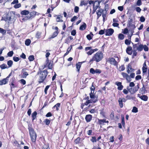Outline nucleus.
<instances>
[{"label":"nucleus","mask_w":149,"mask_h":149,"mask_svg":"<svg viewBox=\"0 0 149 149\" xmlns=\"http://www.w3.org/2000/svg\"><path fill=\"white\" fill-rule=\"evenodd\" d=\"M136 49L134 50L133 51V54L132 56V58H134V57L136 56L137 54V53L136 52Z\"/></svg>","instance_id":"nucleus-54"},{"label":"nucleus","mask_w":149,"mask_h":149,"mask_svg":"<svg viewBox=\"0 0 149 149\" xmlns=\"http://www.w3.org/2000/svg\"><path fill=\"white\" fill-rule=\"evenodd\" d=\"M92 118V115L90 114H88L86 115L85 119L87 123L90 122Z\"/></svg>","instance_id":"nucleus-22"},{"label":"nucleus","mask_w":149,"mask_h":149,"mask_svg":"<svg viewBox=\"0 0 149 149\" xmlns=\"http://www.w3.org/2000/svg\"><path fill=\"white\" fill-rule=\"evenodd\" d=\"M31 43V41L29 39H26L25 41V45L26 46L29 45Z\"/></svg>","instance_id":"nucleus-42"},{"label":"nucleus","mask_w":149,"mask_h":149,"mask_svg":"<svg viewBox=\"0 0 149 149\" xmlns=\"http://www.w3.org/2000/svg\"><path fill=\"white\" fill-rule=\"evenodd\" d=\"M93 36V34L92 32H90V34L86 36V38L87 39L89 40H90L92 39V37Z\"/></svg>","instance_id":"nucleus-32"},{"label":"nucleus","mask_w":149,"mask_h":149,"mask_svg":"<svg viewBox=\"0 0 149 149\" xmlns=\"http://www.w3.org/2000/svg\"><path fill=\"white\" fill-rule=\"evenodd\" d=\"M42 149H50V148L48 145H45L42 147Z\"/></svg>","instance_id":"nucleus-62"},{"label":"nucleus","mask_w":149,"mask_h":149,"mask_svg":"<svg viewBox=\"0 0 149 149\" xmlns=\"http://www.w3.org/2000/svg\"><path fill=\"white\" fill-rule=\"evenodd\" d=\"M124 35L122 33H120L118 35V38L120 40H123L124 39Z\"/></svg>","instance_id":"nucleus-39"},{"label":"nucleus","mask_w":149,"mask_h":149,"mask_svg":"<svg viewBox=\"0 0 149 149\" xmlns=\"http://www.w3.org/2000/svg\"><path fill=\"white\" fill-rule=\"evenodd\" d=\"M142 77L141 75H138L135 77V79L136 80H140L141 79Z\"/></svg>","instance_id":"nucleus-64"},{"label":"nucleus","mask_w":149,"mask_h":149,"mask_svg":"<svg viewBox=\"0 0 149 149\" xmlns=\"http://www.w3.org/2000/svg\"><path fill=\"white\" fill-rule=\"evenodd\" d=\"M121 75L123 76V78H125L127 81L130 82L131 81V78H134V77L135 74L134 73H132L129 76L127 73L124 72H122L121 73Z\"/></svg>","instance_id":"nucleus-6"},{"label":"nucleus","mask_w":149,"mask_h":149,"mask_svg":"<svg viewBox=\"0 0 149 149\" xmlns=\"http://www.w3.org/2000/svg\"><path fill=\"white\" fill-rule=\"evenodd\" d=\"M46 64L44 65L43 69L48 67L49 69H52L53 68V61L52 60H49V58H47L46 61Z\"/></svg>","instance_id":"nucleus-9"},{"label":"nucleus","mask_w":149,"mask_h":149,"mask_svg":"<svg viewBox=\"0 0 149 149\" xmlns=\"http://www.w3.org/2000/svg\"><path fill=\"white\" fill-rule=\"evenodd\" d=\"M143 45L142 44H140L139 46L137 47L136 50H137L139 51H142L143 48Z\"/></svg>","instance_id":"nucleus-34"},{"label":"nucleus","mask_w":149,"mask_h":149,"mask_svg":"<svg viewBox=\"0 0 149 149\" xmlns=\"http://www.w3.org/2000/svg\"><path fill=\"white\" fill-rule=\"evenodd\" d=\"M29 13V11L26 10H24L22 11L21 12V14L24 15H28Z\"/></svg>","instance_id":"nucleus-37"},{"label":"nucleus","mask_w":149,"mask_h":149,"mask_svg":"<svg viewBox=\"0 0 149 149\" xmlns=\"http://www.w3.org/2000/svg\"><path fill=\"white\" fill-rule=\"evenodd\" d=\"M147 67H143L142 68V72L143 73V74H145L146 73L147 71Z\"/></svg>","instance_id":"nucleus-52"},{"label":"nucleus","mask_w":149,"mask_h":149,"mask_svg":"<svg viewBox=\"0 0 149 149\" xmlns=\"http://www.w3.org/2000/svg\"><path fill=\"white\" fill-rule=\"evenodd\" d=\"M127 72L129 74L130 72H133L134 69L132 68L131 65L130 64H128L127 67Z\"/></svg>","instance_id":"nucleus-21"},{"label":"nucleus","mask_w":149,"mask_h":149,"mask_svg":"<svg viewBox=\"0 0 149 149\" xmlns=\"http://www.w3.org/2000/svg\"><path fill=\"white\" fill-rule=\"evenodd\" d=\"M54 29L56 30V31L53 33L52 35L50 37L51 38H53L56 37L59 33V31H58V27L55 26L54 28Z\"/></svg>","instance_id":"nucleus-16"},{"label":"nucleus","mask_w":149,"mask_h":149,"mask_svg":"<svg viewBox=\"0 0 149 149\" xmlns=\"http://www.w3.org/2000/svg\"><path fill=\"white\" fill-rule=\"evenodd\" d=\"M140 95L139 94H138V96L142 100H143L145 101H147L148 100V97L145 95H143L141 96H140Z\"/></svg>","instance_id":"nucleus-24"},{"label":"nucleus","mask_w":149,"mask_h":149,"mask_svg":"<svg viewBox=\"0 0 149 149\" xmlns=\"http://www.w3.org/2000/svg\"><path fill=\"white\" fill-rule=\"evenodd\" d=\"M7 64L8 65V68L10 67L13 64V61L11 60H9L7 61Z\"/></svg>","instance_id":"nucleus-38"},{"label":"nucleus","mask_w":149,"mask_h":149,"mask_svg":"<svg viewBox=\"0 0 149 149\" xmlns=\"http://www.w3.org/2000/svg\"><path fill=\"white\" fill-rule=\"evenodd\" d=\"M115 84L118 86L117 89L118 90L121 91L123 89V86L122 85V83L121 82L118 81H116L115 83Z\"/></svg>","instance_id":"nucleus-17"},{"label":"nucleus","mask_w":149,"mask_h":149,"mask_svg":"<svg viewBox=\"0 0 149 149\" xmlns=\"http://www.w3.org/2000/svg\"><path fill=\"white\" fill-rule=\"evenodd\" d=\"M37 113L36 111H34L31 114L32 120L33 121L37 117Z\"/></svg>","instance_id":"nucleus-29"},{"label":"nucleus","mask_w":149,"mask_h":149,"mask_svg":"<svg viewBox=\"0 0 149 149\" xmlns=\"http://www.w3.org/2000/svg\"><path fill=\"white\" fill-rule=\"evenodd\" d=\"M21 6V5L20 3H18L15 4L14 6L15 8H19Z\"/></svg>","instance_id":"nucleus-61"},{"label":"nucleus","mask_w":149,"mask_h":149,"mask_svg":"<svg viewBox=\"0 0 149 149\" xmlns=\"http://www.w3.org/2000/svg\"><path fill=\"white\" fill-rule=\"evenodd\" d=\"M86 27V24L84 23L83 24L80 26L79 27V29L81 31H84L85 30Z\"/></svg>","instance_id":"nucleus-31"},{"label":"nucleus","mask_w":149,"mask_h":149,"mask_svg":"<svg viewBox=\"0 0 149 149\" xmlns=\"http://www.w3.org/2000/svg\"><path fill=\"white\" fill-rule=\"evenodd\" d=\"M15 78L13 77L11 78L9 81V85L10 86L11 88L16 87L17 86L14 84L15 82Z\"/></svg>","instance_id":"nucleus-13"},{"label":"nucleus","mask_w":149,"mask_h":149,"mask_svg":"<svg viewBox=\"0 0 149 149\" xmlns=\"http://www.w3.org/2000/svg\"><path fill=\"white\" fill-rule=\"evenodd\" d=\"M80 138L79 137H77L74 140V142L76 144H79L80 141Z\"/></svg>","instance_id":"nucleus-45"},{"label":"nucleus","mask_w":149,"mask_h":149,"mask_svg":"<svg viewBox=\"0 0 149 149\" xmlns=\"http://www.w3.org/2000/svg\"><path fill=\"white\" fill-rule=\"evenodd\" d=\"M63 16L61 15H57V17L56 18V21L57 22H62L63 21L62 19Z\"/></svg>","instance_id":"nucleus-28"},{"label":"nucleus","mask_w":149,"mask_h":149,"mask_svg":"<svg viewBox=\"0 0 149 149\" xmlns=\"http://www.w3.org/2000/svg\"><path fill=\"white\" fill-rule=\"evenodd\" d=\"M90 89L91 90V92H94V91L95 89V88L94 85L93 83H92V86L90 88Z\"/></svg>","instance_id":"nucleus-46"},{"label":"nucleus","mask_w":149,"mask_h":149,"mask_svg":"<svg viewBox=\"0 0 149 149\" xmlns=\"http://www.w3.org/2000/svg\"><path fill=\"white\" fill-rule=\"evenodd\" d=\"M127 27L130 29L134 30L136 26L134 24H127Z\"/></svg>","instance_id":"nucleus-27"},{"label":"nucleus","mask_w":149,"mask_h":149,"mask_svg":"<svg viewBox=\"0 0 149 149\" xmlns=\"http://www.w3.org/2000/svg\"><path fill=\"white\" fill-rule=\"evenodd\" d=\"M14 54L13 52V51H11L9 52L8 54L7 55L9 57H12Z\"/></svg>","instance_id":"nucleus-53"},{"label":"nucleus","mask_w":149,"mask_h":149,"mask_svg":"<svg viewBox=\"0 0 149 149\" xmlns=\"http://www.w3.org/2000/svg\"><path fill=\"white\" fill-rule=\"evenodd\" d=\"M8 81V79L6 78L0 80V85H2L7 84Z\"/></svg>","instance_id":"nucleus-23"},{"label":"nucleus","mask_w":149,"mask_h":149,"mask_svg":"<svg viewBox=\"0 0 149 149\" xmlns=\"http://www.w3.org/2000/svg\"><path fill=\"white\" fill-rule=\"evenodd\" d=\"M98 49L97 48H95L94 49H92L90 50L89 51L86 52V53L88 55H91L95 52H97L98 51Z\"/></svg>","instance_id":"nucleus-26"},{"label":"nucleus","mask_w":149,"mask_h":149,"mask_svg":"<svg viewBox=\"0 0 149 149\" xmlns=\"http://www.w3.org/2000/svg\"><path fill=\"white\" fill-rule=\"evenodd\" d=\"M97 123L100 125H104V123H108L109 121L108 120H106V119H98Z\"/></svg>","instance_id":"nucleus-20"},{"label":"nucleus","mask_w":149,"mask_h":149,"mask_svg":"<svg viewBox=\"0 0 149 149\" xmlns=\"http://www.w3.org/2000/svg\"><path fill=\"white\" fill-rule=\"evenodd\" d=\"M13 17H15V12L13 11L9 12L6 14V16L2 17L1 20L5 21H9L10 20L11 17H13Z\"/></svg>","instance_id":"nucleus-5"},{"label":"nucleus","mask_w":149,"mask_h":149,"mask_svg":"<svg viewBox=\"0 0 149 149\" xmlns=\"http://www.w3.org/2000/svg\"><path fill=\"white\" fill-rule=\"evenodd\" d=\"M61 106V104L59 103H58L55 104L53 107L52 109H54L56 108V111H58L59 110V108Z\"/></svg>","instance_id":"nucleus-30"},{"label":"nucleus","mask_w":149,"mask_h":149,"mask_svg":"<svg viewBox=\"0 0 149 149\" xmlns=\"http://www.w3.org/2000/svg\"><path fill=\"white\" fill-rule=\"evenodd\" d=\"M13 59L14 61L17 62L20 59L18 57L14 56L13 58Z\"/></svg>","instance_id":"nucleus-50"},{"label":"nucleus","mask_w":149,"mask_h":149,"mask_svg":"<svg viewBox=\"0 0 149 149\" xmlns=\"http://www.w3.org/2000/svg\"><path fill=\"white\" fill-rule=\"evenodd\" d=\"M132 48L130 46L126 48V52L129 55H131L132 54Z\"/></svg>","instance_id":"nucleus-25"},{"label":"nucleus","mask_w":149,"mask_h":149,"mask_svg":"<svg viewBox=\"0 0 149 149\" xmlns=\"http://www.w3.org/2000/svg\"><path fill=\"white\" fill-rule=\"evenodd\" d=\"M0 68L1 69H4L6 68H8V67L7 65L5 63H3L0 65Z\"/></svg>","instance_id":"nucleus-40"},{"label":"nucleus","mask_w":149,"mask_h":149,"mask_svg":"<svg viewBox=\"0 0 149 149\" xmlns=\"http://www.w3.org/2000/svg\"><path fill=\"white\" fill-rule=\"evenodd\" d=\"M27 70V69L26 68H23L22 70V74L21 78H25L29 75V74L26 71Z\"/></svg>","instance_id":"nucleus-14"},{"label":"nucleus","mask_w":149,"mask_h":149,"mask_svg":"<svg viewBox=\"0 0 149 149\" xmlns=\"http://www.w3.org/2000/svg\"><path fill=\"white\" fill-rule=\"evenodd\" d=\"M138 110L137 108L135 107H134L132 110V112L133 113H136L138 112Z\"/></svg>","instance_id":"nucleus-51"},{"label":"nucleus","mask_w":149,"mask_h":149,"mask_svg":"<svg viewBox=\"0 0 149 149\" xmlns=\"http://www.w3.org/2000/svg\"><path fill=\"white\" fill-rule=\"evenodd\" d=\"M119 69L120 71H123L125 69V67L124 65H122L119 67Z\"/></svg>","instance_id":"nucleus-59"},{"label":"nucleus","mask_w":149,"mask_h":149,"mask_svg":"<svg viewBox=\"0 0 149 149\" xmlns=\"http://www.w3.org/2000/svg\"><path fill=\"white\" fill-rule=\"evenodd\" d=\"M107 10H97L96 12L97 14V19H99L102 15L103 21L104 22L107 19Z\"/></svg>","instance_id":"nucleus-4"},{"label":"nucleus","mask_w":149,"mask_h":149,"mask_svg":"<svg viewBox=\"0 0 149 149\" xmlns=\"http://www.w3.org/2000/svg\"><path fill=\"white\" fill-rule=\"evenodd\" d=\"M126 99L127 100H133L135 99V96H132L129 95H127L126 97Z\"/></svg>","instance_id":"nucleus-36"},{"label":"nucleus","mask_w":149,"mask_h":149,"mask_svg":"<svg viewBox=\"0 0 149 149\" xmlns=\"http://www.w3.org/2000/svg\"><path fill=\"white\" fill-rule=\"evenodd\" d=\"M35 59L34 56L33 55H31L29 56L28 58V59L30 61H33Z\"/></svg>","instance_id":"nucleus-43"},{"label":"nucleus","mask_w":149,"mask_h":149,"mask_svg":"<svg viewBox=\"0 0 149 149\" xmlns=\"http://www.w3.org/2000/svg\"><path fill=\"white\" fill-rule=\"evenodd\" d=\"M114 57L118 58V62L116 61L115 59L113 57L109 58L107 60V62H109L111 65L115 66H117L118 65V62L120 61V60L119 57L117 56H115Z\"/></svg>","instance_id":"nucleus-7"},{"label":"nucleus","mask_w":149,"mask_h":149,"mask_svg":"<svg viewBox=\"0 0 149 149\" xmlns=\"http://www.w3.org/2000/svg\"><path fill=\"white\" fill-rule=\"evenodd\" d=\"M0 33L3 35H5L6 33V31L3 29L0 28Z\"/></svg>","instance_id":"nucleus-44"},{"label":"nucleus","mask_w":149,"mask_h":149,"mask_svg":"<svg viewBox=\"0 0 149 149\" xmlns=\"http://www.w3.org/2000/svg\"><path fill=\"white\" fill-rule=\"evenodd\" d=\"M94 93V92H91L90 93V98L93 100V102L95 103L97 101V98L95 97Z\"/></svg>","instance_id":"nucleus-19"},{"label":"nucleus","mask_w":149,"mask_h":149,"mask_svg":"<svg viewBox=\"0 0 149 149\" xmlns=\"http://www.w3.org/2000/svg\"><path fill=\"white\" fill-rule=\"evenodd\" d=\"M143 49H144V51L146 52H148V47L146 45H143Z\"/></svg>","instance_id":"nucleus-55"},{"label":"nucleus","mask_w":149,"mask_h":149,"mask_svg":"<svg viewBox=\"0 0 149 149\" xmlns=\"http://www.w3.org/2000/svg\"><path fill=\"white\" fill-rule=\"evenodd\" d=\"M20 57L24 59H25L26 58V55L24 53H22L21 55H20Z\"/></svg>","instance_id":"nucleus-63"},{"label":"nucleus","mask_w":149,"mask_h":149,"mask_svg":"<svg viewBox=\"0 0 149 149\" xmlns=\"http://www.w3.org/2000/svg\"><path fill=\"white\" fill-rule=\"evenodd\" d=\"M76 33V30H73L71 32V35L73 36H74Z\"/></svg>","instance_id":"nucleus-60"},{"label":"nucleus","mask_w":149,"mask_h":149,"mask_svg":"<svg viewBox=\"0 0 149 149\" xmlns=\"http://www.w3.org/2000/svg\"><path fill=\"white\" fill-rule=\"evenodd\" d=\"M28 129L29 133L30 135L32 141L35 142L36 141L37 135L36 133L34 132V130L32 128L31 125H28Z\"/></svg>","instance_id":"nucleus-3"},{"label":"nucleus","mask_w":149,"mask_h":149,"mask_svg":"<svg viewBox=\"0 0 149 149\" xmlns=\"http://www.w3.org/2000/svg\"><path fill=\"white\" fill-rule=\"evenodd\" d=\"M102 0L95 1L93 4V9H99L100 8V4Z\"/></svg>","instance_id":"nucleus-11"},{"label":"nucleus","mask_w":149,"mask_h":149,"mask_svg":"<svg viewBox=\"0 0 149 149\" xmlns=\"http://www.w3.org/2000/svg\"><path fill=\"white\" fill-rule=\"evenodd\" d=\"M103 57V54L101 52H97L95 54L91 59L90 60V62L95 61L98 62L101 61Z\"/></svg>","instance_id":"nucleus-2"},{"label":"nucleus","mask_w":149,"mask_h":149,"mask_svg":"<svg viewBox=\"0 0 149 149\" xmlns=\"http://www.w3.org/2000/svg\"><path fill=\"white\" fill-rule=\"evenodd\" d=\"M48 73V72L46 70L43 71H41L40 70V71L38 73V74L39 75L38 79V83L39 84L43 82L46 78Z\"/></svg>","instance_id":"nucleus-1"},{"label":"nucleus","mask_w":149,"mask_h":149,"mask_svg":"<svg viewBox=\"0 0 149 149\" xmlns=\"http://www.w3.org/2000/svg\"><path fill=\"white\" fill-rule=\"evenodd\" d=\"M85 62V61H83L81 62H78L76 64V68H77V71L79 73L80 69L81 68L82 64Z\"/></svg>","instance_id":"nucleus-18"},{"label":"nucleus","mask_w":149,"mask_h":149,"mask_svg":"<svg viewBox=\"0 0 149 149\" xmlns=\"http://www.w3.org/2000/svg\"><path fill=\"white\" fill-rule=\"evenodd\" d=\"M51 121L47 119H45L44 121V122L45 123V124L46 125H48L50 123Z\"/></svg>","instance_id":"nucleus-41"},{"label":"nucleus","mask_w":149,"mask_h":149,"mask_svg":"<svg viewBox=\"0 0 149 149\" xmlns=\"http://www.w3.org/2000/svg\"><path fill=\"white\" fill-rule=\"evenodd\" d=\"M127 101V100L124 97H120L118 100V102L119 106L120 108L123 107V102H125Z\"/></svg>","instance_id":"nucleus-12"},{"label":"nucleus","mask_w":149,"mask_h":149,"mask_svg":"<svg viewBox=\"0 0 149 149\" xmlns=\"http://www.w3.org/2000/svg\"><path fill=\"white\" fill-rule=\"evenodd\" d=\"M131 42V40L127 39L125 40V43L126 45H129L130 44Z\"/></svg>","instance_id":"nucleus-48"},{"label":"nucleus","mask_w":149,"mask_h":149,"mask_svg":"<svg viewBox=\"0 0 149 149\" xmlns=\"http://www.w3.org/2000/svg\"><path fill=\"white\" fill-rule=\"evenodd\" d=\"M93 143H94L97 142V139L95 136H92V139L90 140Z\"/></svg>","instance_id":"nucleus-47"},{"label":"nucleus","mask_w":149,"mask_h":149,"mask_svg":"<svg viewBox=\"0 0 149 149\" xmlns=\"http://www.w3.org/2000/svg\"><path fill=\"white\" fill-rule=\"evenodd\" d=\"M13 143L15 144V146H16L17 148L20 147V145L17 140H15L14 141Z\"/></svg>","instance_id":"nucleus-49"},{"label":"nucleus","mask_w":149,"mask_h":149,"mask_svg":"<svg viewBox=\"0 0 149 149\" xmlns=\"http://www.w3.org/2000/svg\"><path fill=\"white\" fill-rule=\"evenodd\" d=\"M140 93H141L142 94H145L146 92V88L143 85L142 88H140Z\"/></svg>","instance_id":"nucleus-33"},{"label":"nucleus","mask_w":149,"mask_h":149,"mask_svg":"<svg viewBox=\"0 0 149 149\" xmlns=\"http://www.w3.org/2000/svg\"><path fill=\"white\" fill-rule=\"evenodd\" d=\"M139 88V84H138L134 87H129V86H127V89L128 90L129 92L131 94H133L136 93Z\"/></svg>","instance_id":"nucleus-8"},{"label":"nucleus","mask_w":149,"mask_h":149,"mask_svg":"<svg viewBox=\"0 0 149 149\" xmlns=\"http://www.w3.org/2000/svg\"><path fill=\"white\" fill-rule=\"evenodd\" d=\"M121 123L123 127H125V121L124 117L123 116H121Z\"/></svg>","instance_id":"nucleus-35"},{"label":"nucleus","mask_w":149,"mask_h":149,"mask_svg":"<svg viewBox=\"0 0 149 149\" xmlns=\"http://www.w3.org/2000/svg\"><path fill=\"white\" fill-rule=\"evenodd\" d=\"M20 81V83L23 85H25L26 84V81L23 79H21Z\"/></svg>","instance_id":"nucleus-58"},{"label":"nucleus","mask_w":149,"mask_h":149,"mask_svg":"<svg viewBox=\"0 0 149 149\" xmlns=\"http://www.w3.org/2000/svg\"><path fill=\"white\" fill-rule=\"evenodd\" d=\"M93 133V130L91 129L89 130L87 132V134L91 136L92 135V133Z\"/></svg>","instance_id":"nucleus-57"},{"label":"nucleus","mask_w":149,"mask_h":149,"mask_svg":"<svg viewBox=\"0 0 149 149\" xmlns=\"http://www.w3.org/2000/svg\"><path fill=\"white\" fill-rule=\"evenodd\" d=\"M38 15V13L36 11L31 10L30 12L29 11V13L27 18L28 19H32L36 15Z\"/></svg>","instance_id":"nucleus-10"},{"label":"nucleus","mask_w":149,"mask_h":149,"mask_svg":"<svg viewBox=\"0 0 149 149\" xmlns=\"http://www.w3.org/2000/svg\"><path fill=\"white\" fill-rule=\"evenodd\" d=\"M50 85H47L46 86V87H45L44 90V92L45 94H47V91L48 89H49V88L50 87Z\"/></svg>","instance_id":"nucleus-56"},{"label":"nucleus","mask_w":149,"mask_h":149,"mask_svg":"<svg viewBox=\"0 0 149 149\" xmlns=\"http://www.w3.org/2000/svg\"><path fill=\"white\" fill-rule=\"evenodd\" d=\"M114 32L113 29L110 28L106 30L105 35L107 36H110L112 35Z\"/></svg>","instance_id":"nucleus-15"}]
</instances>
